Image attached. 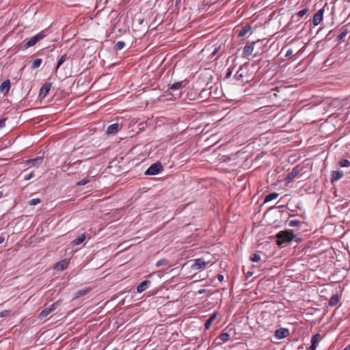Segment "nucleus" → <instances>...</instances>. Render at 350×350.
Masks as SVG:
<instances>
[{"label":"nucleus","mask_w":350,"mask_h":350,"mask_svg":"<svg viewBox=\"0 0 350 350\" xmlns=\"http://www.w3.org/2000/svg\"><path fill=\"white\" fill-rule=\"evenodd\" d=\"M294 238L295 235L291 230L280 231L276 234V243L279 246L282 247L291 242Z\"/></svg>","instance_id":"obj_1"},{"label":"nucleus","mask_w":350,"mask_h":350,"mask_svg":"<svg viewBox=\"0 0 350 350\" xmlns=\"http://www.w3.org/2000/svg\"><path fill=\"white\" fill-rule=\"evenodd\" d=\"M46 36V31L43 30L38 33L37 35L31 38L27 42H26L24 45V49H27L31 46H34L37 42L43 39Z\"/></svg>","instance_id":"obj_2"},{"label":"nucleus","mask_w":350,"mask_h":350,"mask_svg":"<svg viewBox=\"0 0 350 350\" xmlns=\"http://www.w3.org/2000/svg\"><path fill=\"white\" fill-rule=\"evenodd\" d=\"M62 301V299H59L57 301L52 304L49 307L45 308L44 310H42V312L39 314V319H42L46 317L51 312L54 311L61 304Z\"/></svg>","instance_id":"obj_3"},{"label":"nucleus","mask_w":350,"mask_h":350,"mask_svg":"<svg viewBox=\"0 0 350 350\" xmlns=\"http://www.w3.org/2000/svg\"><path fill=\"white\" fill-rule=\"evenodd\" d=\"M163 170V166L161 163L157 162L152 164L145 172L147 176H153L159 174Z\"/></svg>","instance_id":"obj_4"},{"label":"nucleus","mask_w":350,"mask_h":350,"mask_svg":"<svg viewBox=\"0 0 350 350\" xmlns=\"http://www.w3.org/2000/svg\"><path fill=\"white\" fill-rule=\"evenodd\" d=\"M208 262L205 261L203 258H197L194 260L193 264L191 265L192 269H205Z\"/></svg>","instance_id":"obj_5"},{"label":"nucleus","mask_w":350,"mask_h":350,"mask_svg":"<svg viewBox=\"0 0 350 350\" xmlns=\"http://www.w3.org/2000/svg\"><path fill=\"white\" fill-rule=\"evenodd\" d=\"M301 169L299 166H296L293 168L291 172L285 178V180L287 183H289L293 180V179L299 174Z\"/></svg>","instance_id":"obj_6"},{"label":"nucleus","mask_w":350,"mask_h":350,"mask_svg":"<svg viewBox=\"0 0 350 350\" xmlns=\"http://www.w3.org/2000/svg\"><path fill=\"white\" fill-rule=\"evenodd\" d=\"M255 42H248L247 44L243 47V57H249L254 50V46L255 44Z\"/></svg>","instance_id":"obj_7"},{"label":"nucleus","mask_w":350,"mask_h":350,"mask_svg":"<svg viewBox=\"0 0 350 350\" xmlns=\"http://www.w3.org/2000/svg\"><path fill=\"white\" fill-rule=\"evenodd\" d=\"M289 335V330L287 328H279L275 332V336L278 339H283Z\"/></svg>","instance_id":"obj_8"},{"label":"nucleus","mask_w":350,"mask_h":350,"mask_svg":"<svg viewBox=\"0 0 350 350\" xmlns=\"http://www.w3.org/2000/svg\"><path fill=\"white\" fill-rule=\"evenodd\" d=\"M323 12V9H321L314 14L312 18V23L314 25L317 26L322 21Z\"/></svg>","instance_id":"obj_9"},{"label":"nucleus","mask_w":350,"mask_h":350,"mask_svg":"<svg viewBox=\"0 0 350 350\" xmlns=\"http://www.w3.org/2000/svg\"><path fill=\"white\" fill-rule=\"evenodd\" d=\"M43 161V157H38L35 159H28L25 161L26 165H29L31 166L38 167Z\"/></svg>","instance_id":"obj_10"},{"label":"nucleus","mask_w":350,"mask_h":350,"mask_svg":"<svg viewBox=\"0 0 350 350\" xmlns=\"http://www.w3.org/2000/svg\"><path fill=\"white\" fill-rule=\"evenodd\" d=\"M51 84L49 83H44L40 88L39 92V96L42 98H44L49 94L51 90Z\"/></svg>","instance_id":"obj_11"},{"label":"nucleus","mask_w":350,"mask_h":350,"mask_svg":"<svg viewBox=\"0 0 350 350\" xmlns=\"http://www.w3.org/2000/svg\"><path fill=\"white\" fill-rule=\"evenodd\" d=\"M343 176V172L340 170L333 171L332 172L330 180L332 183L340 180Z\"/></svg>","instance_id":"obj_12"},{"label":"nucleus","mask_w":350,"mask_h":350,"mask_svg":"<svg viewBox=\"0 0 350 350\" xmlns=\"http://www.w3.org/2000/svg\"><path fill=\"white\" fill-rule=\"evenodd\" d=\"M10 89V81L9 79L5 80L0 86V90L4 93V95L7 94Z\"/></svg>","instance_id":"obj_13"},{"label":"nucleus","mask_w":350,"mask_h":350,"mask_svg":"<svg viewBox=\"0 0 350 350\" xmlns=\"http://www.w3.org/2000/svg\"><path fill=\"white\" fill-rule=\"evenodd\" d=\"M68 266V261L66 259L60 260L58 262L55 266V268L58 271H63L66 269Z\"/></svg>","instance_id":"obj_14"},{"label":"nucleus","mask_w":350,"mask_h":350,"mask_svg":"<svg viewBox=\"0 0 350 350\" xmlns=\"http://www.w3.org/2000/svg\"><path fill=\"white\" fill-rule=\"evenodd\" d=\"M252 30V27L249 25L243 26L240 30H237L238 36L243 37L245 36L249 31Z\"/></svg>","instance_id":"obj_15"},{"label":"nucleus","mask_w":350,"mask_h":350,"mask_svg":"<svg viewBox=\"0 0 350 350\" xmlns=\"http://www.w3.org/2000/svg\"><path fill=\"white\" fill-rule=\"evenodd\" d=\"M118 129H119V124L118 123H114V124L109 125L107 127L106 133L108 135L114 134L118 132Z\"/></svg>","instance_id":"obj_16"},{"label":"nucleus","mask_w":350,"mask_h":350,"mask_svg":"<svg viewBox=\"0 0 350 350\" xmlns=\"http://www.w3.org/2000/svg\"><path fill=\"white\" fill-rule=\"evenodd\" d=\"M185 85L183 81H177L169 85L168 90L176 91L185 87Z\"/></svg>","instance_id":"obj_17"},{"label":"nucleus","mask_w":350,"mask_h":350,"mask_svg":"<svg viewBox=\"0 0 350 350\" xmlns=\"http://www.w3.org/2000/svg\"><path fill=\"white\" fill-rule=\"evenodd\" d=\"M217 312H214L213 314H212L211 315V317L206 321L205 323H204V326H205V329H208L211 326V324L213 323V321L215 319V318L217 317Z\"/></svg>","instance_id":"obj_18"},{"label":"nucleus","mask_w":350,"mask_h":350,"mask_svg":"<svg viewBox=\"0 0 350 350\" xmlns=\"http://www.w3.org/2000/svg\"><path fill=\"white\" fill-rule=\"evenodd\" d=\"M150 284V280H144L142 282L140 283V284L137 287V291L138 293H142L144 291L146 288L148 284Z\"/></svg>","instance_id":"obj_19"},{"label":"nucleus","mask_w":350,"mask_h":350,"mask_svg":"<svg viewBox=\"0 0 350 350\" xmlns=\"http://www.w3.org/2000/svg\"><path fill=\"white\" fill-rule=\"evenodd\" d=\"M90 291H91V288L90 287H86V288H85L83 289L79 290V291H78L76 293V295H75V297H74V299H77V298H79V297H82L83 295H85Z\"/></svg>","instance_id":"obj_20"},{"label":"nucleus","mask_w":350,"mask_h":350,"mask_svg":"<svg viewBox=\"0 0 350 350\" xmlns=\"http://www.w3.org/2000/svg\"><path fill=\"white\" fill-rule=\"evenodd\" d=\"M85 239V234L84 233L81 234V235H79L78 237H77L72 241V244L73 245H80L81 243H82L84 241Z\"/></svg>","instance_id":"obj_21"},{"label":"nucleus","mask_w":350,"mask_h":350,"mask_svg":"<svg viewBox=\"0 0 350 350\" xmlns=\"http://www.w3.org/2000/svg\"><path fill=\"white\" fill-rule=\"evenodd\" d=\"M340 297L338 294L334 295L329 301V305L330 306H335L339 302Z\"/></svg>","instance_id":"obj_22"},{"label":"nucleus","mask_w":350,"mask_h":350,"mask_svg":"<svg viewBox=\"0 0 350 350\" xmlns=\"http://www.w3.org/2000/svg\"><path fill=\"white\" fill-rule=\"evenodd\" d=\"M68 59L67 54H64L60 57V58L57 61V64L55 68V70L57 71V69L64 64V62Z\"/></svg>","instance_id":"obj_23"},{"label":"nucleus","mask_w":350,"mask_h":350,"mask_svg":"<svg viewBox=\"0 0 350 350\" xmlns=\"http://www.w3.org/2000/svg\"><path fill=\"white\" fill-rule=\"evenodd\" d=\"M279 194L277 193H271L266 196L265 198V202H270L278 197Z\"/></svg>","instance_id":"obj_24"},{"label":"nucleus","mask_w":350,"mask_h":350,"mask_svg":"<svg viewBox=\"0 0 350 350\" xmlns=\"http://www.w3.org/2000/svg\"><path fill=\"white\" fill-rule=\"evenodd\" d=\"M250 259L252 262H258L260 261L261 257L259 253H254L250 256Z\"/></svg>","instance_id":"obj_25"},{"label":"nucleus","mask_w":350,"mask_h":350,"mask_svg":"<svg viewBox=\"0 0 350 350\" xmlns=\"http://www.w3.org/2000/svg\"><path fill=\"white\" fill-rule=\"evenodd\" d=\"M219 338L221 340L227 342L230 340V334L227 332H221L219 334Z\"/></svg>","instance_id":"obj_26"},{"label":"nucleus","mask_w":350,"mask_h":350,"mask_svg":"<svg viewBox=\"0 0 350 350\" xmlns=\"http://www.w3.org/2000/svg\"><path fill=\"white\" fill-rule=\"evenodd\" d=\"M321 338V335L319 334H316L312 337L311 343L312 345H314L317 347V343L319 342Z\"/></svg>","instance_id":"obj_27"},{"label":"nucleus","mask_w":350,"mask_h":350,"mask_svg":"<svg viewBox=\"0 0 350 350\" xmlns=\"http://www.w3.org/2000/svg\"><path fill=\"white\" fill-rule=\"evenodd\" d=\"M42 62V59H36L31 64V68L36 69L39 68Z\"/></svg>","instance_id":"obj_28"},{"label":"nucleus","mask_w":350,"mask_h":350,"mask_svg":"<svg viewBox=\"0 0 350 350\" xmlns=\"http://www.w3.org/2000/svg\"><path fill=\"white\" fill-rule=\"evenodd\" d=\"M348 30L347 29H345L336 38V40L339 42H341L343 40L345 37L347 35Z\"/></svg>","instance_id":"obj_29"},{"label":"nucleus","mask_w":350,"mask_h":350,"mask_svg":"<svg viewBox=\"0 0 350 350\" xmlns=\"http://www.w3.org/2000/svg\"><path fill=\"white\" fill-rule=\"evenodd\" d=\"M338 165L342 167H347L350 166V161L348 159H342L338 162Z\"/></svg>","instance_id":"obj_30"},{"label":"nucleus","mask_w":350,"mask_h":350,"mask_svg":"<svg viewBox=\"0 0 350 350\" xmlns=\"http://www.w3.org/2000/svg\"><path fill=\"white\" fill-rule=\"evenodd\" d=\"M301 222L299 220L297 219H292L289 220L288 221V226L290 227H295V226H300Z\"/></svg>","instance_id":"obj_31"},{"label":"nucleus","mask_w":350,"mask_h":350,"mask_svg":"<svg viewBox=\"0 0 350 350\" xmlns=\"http://www.w3.org/2000/svg\"><path fill=\"white\" fill-rule=\"evenodd\" d=\"M125 46V43L123 41H118L115 45V49L117 51L122 50Z\"/></svg>","instance_id":"obj_32"},{"label":"nucleus","mask_w":350,"mask_h":350,"mask_svg":"<svg viewBox=\"0 0 350 350\" xmlns=\"http://www.w3.org/2000/svg\"><path fill=\"white\" fill-rule=\"evenodd\" d=\"M308 8H304L303 10L299 11L297 14V15L299 16V17H303L304 15H306L307 14V12H308Z\"/></svg>","instance_id":"obj_33"},{"label":"nucleus","mask_w":350,"mask_h":350,"mask_svg":"<svg viewBox=\"0 0 350 350\" xmlns=\"http://www.w3.org/2000/svg\"><path fill=\"white\" fill-rule=\"evenodd\" d=\"M40 202L41 200L39 198H33L29 202V204L31 206H36L40 203Z\"/></svg>","instance_id":"obj_34"},{"label":"nucleus","mask_w":350,"mask_h":350,"mask_svg":"<svg viewBox=\"0 0 350 350\" xmlns=\"http://www.w3.org/2000/svg\"><path fill=\"white\" fill-rule=\"evenodd\" d=\"M34 173L33 172H31L28 174H25L24 175V180H30L31 178H32L33 177H34Z\"/></svg>","instance_id":"obj_35"},{"label":"nucleus","mask_w":350,"mask_h":350,"mask_svg":"<svg viewBox=\"0 0 350 350\" xmlns=\"http://www.w3.org/2000/svg\"><path fill=\"white\" fill-rule=\"evenodd\" d=\"M167 264V260L166 259H161L159 261L157 262L156 266L157 267H161L163 265H165Z\"/></svg>","instance_id":"obj_36"},{"label":"nucleus","mask_w":350,"mask_h":350,"mask_svg":"<svg viewBox=\"0 0 350 350\" xmlns=\"http://www.w3.org/2000/svg\"><path fill=\"white\" fill-rule=\"evenodd\" d=\"M90 181L89 178H83L77 183V185H85Z\"/></svg>","instance_id":"obj_37"},{"label":"nucleus","mask_w":350,"mask_h":350,"mask_svg":"<svg viewBox=\"0 0 350 350\" xmlns=\"http://www.w3.org/2000/svg\"><path fill=\"white\" fill-rule=\"evenodd\" d=\"M10 313V310H5L0 312V318L5 317Z\"/></svg>","instance_id":"obj_38"},{"label":"nucleus","mask_w":350,"mask_h":350,"mask_svg":"<svg viewBox=\"0 0 350 350\" xmlns=\"http://www.w3.org/2000/svg\"><path fill=\"white\" fill-rule=\"evenodd\" d=\"M7 119V118H2L0 119V129L5 126Z\"/></svg>","instance_id":"obj_39"},{"label":"nucleus","mask_w":350,"mask_h":350,"mask_svg":"<svg viewBox=\"0 0 350 350\" xmlns=\"http://www.w3.org/2000/svg\"><path fill=\"white\" fill-rule=\"evenodd\" d=\"M220 51V46L217 47L214 49V51L212 52V53L210 55L211 57H213L215 55H216L218 52Z\"/></svg>","instance_id":"obj_40"},{"label":"nucleus","mask_w":350,"mask_h":350,"mask_svg":"<svg viewBox=\"0 0 350 350\" xmlns=\"http://www.w3.org/2000/svg\"><path fill=\"white\" fill-rule=\"evenodd\" d=\"M293 50H292V49H288V50L287 51L286 53L285 57H289L292 56V55H293Z\"/></svg>","instance_id":"obj_41"},{"label":"nucleus","mask_w":350,"mask_h":350,"mask_svg":"<svg viewBox=\"0 0 350 350\" xmlns=\"http://www.w3.org/2000/svg\"><path fill=\"white\" fill-rule=\"evenodd\" d=\"M70 165V163H69L68 164H64L63 166H62V170L64 172H67L68 171V165Z\"/></svg>","instance_id":"obj_42"},{"label":"nucleus","mask_w":350,"mask_h":350,"mask_svg":"<svg viewBox=\"0 0 350 350\" xmlns=\"http://www.w3.org/2000/svg\"><path fill=\"white\" fill-rule=\"evenodd\" d=\"M217 279L219 280V281L222 282L224 279V277L223 275L219 274L217 275Z\"/></svg>","instance_id":"obj_43"},{"label":"nucleus","mask_w":350,"mask_h":350,"mask_svg":"<svg viewBox=\"0 0 350 350\" xmlns=\"http://www.w3.org/2000/svg\"><path fill=\"white\" fill-rule=\"evenodd\" d=\"M206 289H204H204H200V290H199V291H198V293L199 295H201V294H203V293H206Z\"/></svg>","instance_id":"obj_44"},{"label":"nucleus","mask_w":350,"mask_h":350,"mask_svg":"<svg viewBox=\"0 0 350 350\" xmlns=\"http://www.w3.org/2000/svg\"><path fill=\"white\" fill-rule=\"evenodd\" d=\"M231 75H232V70H229L226 75V78L230 77L231 76Z\"/></svg>","instance_id":"obj_45"},{"label":"nucleus","mask_w":350,"mask_h":350,"mask_svg":"<svg viewBox=\"0 0 350 350\" xmlns=\"http://www.w3.org/2000/svg\"><path fill=\"white\" fill-rule=\"evenodd\" d=\"M316 348V346L311 345V346L307 350H315Z\"/></svg>","instance_id":"obj_46"},{"label":"nucleus","mask_w":350,"mask_h":350,"mask_svg":"<svg viewBox=\"0 0 350 350\" xmlns=\"http://www.w3.org/2000/svg\"><path fill=\"white\" fill-rule=\"evenodd\" d=\"M4 241H5L4 237L0 236V244L3 243Z\"/></svg>","instance_id":"obj_47"},{"label":"nucleus","mask_w":350,"mask_h":350,"mask_svg":"<svg viewBox=\"0 0 350 350\" xmlns=\"http://www.w3.org/2000/svg\"><path fill=\"white\" fill-rule=\"evenodd\" d=\"M252 275V272L251 271H248L246 274V276L248 278V277H250Z\"/></svg>","instance_id":"obj_48"},{"label":"nucleus","mask_w":350,"mask_h":350,"mask_svg":"<svg viewBox=\"0 0 350 350\" xmlns=\"http://www.w3.org/2000/svg\"><path fill=\"white\" fill-rule=\"evenodd\" d=\"M342 350H350V344L348 345L344 349Z\"/></svg>","instance_id":"obj_49"},{"label":"nucleus","mask_w":350,"mask_h":350,"mask_svg":"<svg viewBox=\"0 0 350 350\" xmlns=\"http://www.w3.org/2000/svg\"><path fill=\"white\" fill-rule=\"evenodd\" d=\"M77 163H79L80 164L81 161H77ZM75 163H76V162H75Z\"/></svg>","instance_id":"obj_50"},{"label":"nucleus","mask_w":350,"mask_h":350,"mask_svg":"<svg viewBox=\"0 0 350 350\" xmlns=\"http://www.w3.org/2000/svg\"><path fill=\"white\" fill-rule=\"evenodd\" d=\"M300 241V239H298L297 240H296V242H299Z\"/></svg>","instance_id":"obj_51"}]
</instances>
